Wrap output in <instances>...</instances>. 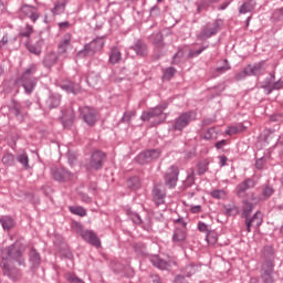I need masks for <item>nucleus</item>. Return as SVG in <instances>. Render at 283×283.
<instances>
[{
  "mask_svg": "<svg viewBox=\"0 0 283 283\" xmlns=\"http://www.w3.org/2000/svg\"><path fill=\"white\" fill-rule=\"evenodd\" d=\"M36 72V65L29 66L23 74L19 77L18 84L24 87L27 94H32L36 87L38 78L32 76Z\"/></svg>",
  "mask_w": 283,
  "mask_h": 283,
  "instance_id": "f257e3e1",
  "label": "nucleus"
},
{
  "mask_svg": "<svg viewBox=\"0 0 283 283\" xmlns=\"http://www.w3.org/2000/svg\"><path fill=\"white\" fill-rule=\"evenodd\" d=\"M224 22L222 19H217L213 22H208L201 30V33L198 35L199 41H207L211 36H216L221 30Z\"/></svg>",
  "mask_w": 283,
  "mask_h": 283,
  "instance_id": "f03ea898",
  "label": "nucleus"
},
{
  "mask_svg": "<svg viewBox=\"0 0 283 283\" xmlns=\"http://www.w3.org/2000/svg\"><path fill=\"white\" fill-rule=\"evenodd\" d=\"M255 187V180L252 178L245 179L243 182L237 186V196L242 200H247L248 198L251 200H255V193L248 192L249 189H253Z\"/></svg>",
  "mask_w": 283,
  "mask_h": 283,
  "instance_id": "7ed1b4c3",
  "label": "nucleus"
},
{
  "mask_svg": "<svg viewBox=\"0 0 283 283\" xmlns=\"http://www.w3.org/2000/svg\"><path fill=\"white\" fill-rule=\"evenodd\" d=\"M2 255L6 260H15V262H19V264H23V251L21 250V243L19 242L6 248L2 251Z\"/></svg>",
  "mask_w": 283,
  "mask_h": 283,
  "instance_id": "20e7f679",
  "label": "nucleus"
},
{
  "mask_svg": "<svg viewBox=\"0 0 283 283\" xmlns=\"http://www.w3.org/2000/svg\"><path fill=\"white\" fill-rule=\"evenodd\" d=\"M193 120H196V112L182 113L174 120L172 129L176 132H182V129L188 127V125L193 123Z\"/></svg>",
  "mask_w": 283,
  "mask_h": 283,
  "instance_id": "39448f33",
  "label": "nucleus"
},
{
  "mask_svg": "<svg viewBox=\"0 0 283 283\" xmlns=\"http://www.w3.org/2000/svg\"><path fill=\"white\" fill-rule=\"evenodd\" d=\"M176 227L172 234V242L175 244H180L187 240V222L182 219L175 220Z\"/></svg>",
  "mask_w": 283,
  "mask_h": 283,
  "instance_id": "423d86ee",
  "label": "nucleus"
},
{
  "mask_svg": "<svg viewBox=\"0 0 283 283\" xmlns=\"http://www.w3.org/2000/svg\"><path fill=\"white\" fill-rule=\"evenodd\" d=\"M105 41L101 38L93 40L91 43L86 44L82 51L78 52V56H94L96 52L103 50Z\"/></svg>",
  "mask_w": 283,
  "mask_h": 283,
  "instance_id": "0eeeda50",
  "label": "nucleus"
},
{
  "mask_svg": "<svg viewBox=\"0 0 283 283\" xmlns=\"http://www.w3.org/2000/svg\"><path fill=\"white\" fill-rule=\"evenodd\" d=\"M80 118L90 127H94L98 120V113L92 107L84 106L80 108Z\"/></svg>",
  "mask_w": 283,
  "mask_h": 283,
  "instance_id": "6e6552de",
  "label": "nucleus"
},
{
  "mask_svg": "<svg viewBox=\"0 0 283 283\" xmlns=\"http://www.w3.org/2000/svg\"><path fill=\"white\" fill-rule=\"evenodd\" d=\"M160 158V150L150 149L140 153L136 160L139 165H147V163H151L153 160H158Z\"/></svg>",
  "mask_w": 283,
  "mask_h": 283,
  "instance_id": "1a4fd4ad",
  "label": "nucleus"
},
{
  "mask_svg": "<svg viewBox=\"0 0 283 283\" xmlns=\"http://www.w3.org/2000/svg\"><path fill=\"white\" fill-rule=\"evenodd\" d=\"M107 155L101 150H96L95 153L92 154L91 161L88 165H86V169H102L103 168V163H105V158Z\"/></svg>",
  "mask_w": 283,
  "mask_h": 283,
  "instance_id": "9d476101",
  "label": "nucleus"
},
{
  "mask_svg": "<svg viewBox=\"0 0 283 283\" xmlns=\"http://www.w3.org/2000/svg\"><path fill=\"white\" fill-rule=\"evenodd\" d=\"M165 198H167V190L163 184H157L153 188V200L156 207L165 205Z\"/></svg>",
  "mask_w": 283,
  "mask_h": 283,
  "instance_id": "9b49d317",
  "label": "nucleus"
},
{
  "mask_svg": "<svg viewBox=\"0 0 283 283\" xmlns=\"http://www.w3.org/2000/svg\"><path fill=\"white\" fill-rule=\"evenodd\" d=\"M180 171L178 170V167L171 166L166 175H165V185L169 187V189H174L176 185H178V175Z\"/></svg>",
  "mask_w": 283,
  "mask_h": 283,
  "instance_id": "f8f14e48",
  "label": "nucleus"
},
{
  "mask_svg": "<svg viewBox=\"0 0 283 283\" xmlns=\"http://www.w3.org/2000/svg\"><path fill=\"white\" fill-rule=\"evenodd\" d=\"M150 262L154 266H156L160 271H169V269H171V266H176V261H174V260L166 261V260H163L158 255H153L150 258Z\"/></svg>",
  "mask_w": 283,
  "mask_h": 283,
  "instance_id": "ddd939ff",
  "label": "nucleus"
},
{
  "mask_svg": "<svg viewBox=\"0 0 283 283\" xmlns=\"http://www.w3.org/2000/svg\"><path fill=\"white\" fill-rule=\"evenodd\" d=\"M78 233L85 242H88V244H92L93 247H101V239H98V235H96L94 231L83 230L80 227Z\"/></svg>",
  "mask_w": 283,
  "mask_h": 283,
  "instance_id": "4468645a",
  "label": "nucleus"
},
{
  "mask_svg": "<svg viewBox=\"0 0 283 283\" xmlns=\"http://www.w3.org/2000/svg\"><path fill=\"white\" fill-rule=\"evenodd\" d=\"M61 120L64 127H72L74 125V120H76V114L74 113V108L72 106L66 107L62 112Z\"/></svg>",
  "mask_w": 283,
  "mask_h": 283,
  "instance_id": "2eb2a0df",
  "label": "nucleus"
},
{
  "mask_svg": "<svg viewBox=\"0 0 283 283\" xmlns=\"http://www.w3.org/2000/svg\"><path fill=\"white\" fill-rule=\"evenodd\" d=\"M9 112L13 114V116H17L18 120L20 122H23L24 118H28V111L24 109L23 112L21 104L15 99H12Z\"/></svg>",
  "mask_w": 283,
  "mask_h": 283,
  "instance_id": "dca6fc26",
  "label": "nucleus"
},
{
  "mask_svg": "<svg viewBox=\"0 0 283 283\" xmlns=\"http://www.w3.org/2000/svg\"><path fill=\"white\" fill-rule=\"evenodd\" d=\"M167 109V106H157L149 111H146L142 114L140 118L144 122L151 120V118H158V116H163V112Z\"/></svg>",
  "mask_w": 283,
  "mask_h": 283,
  "instance_id": "f3484780",
  "label": "nucleus"
},
{
  "mask_svg": "<svg viewBox=\"0 0 283 283\" xmlns=\"http://www.w3.org/2000/svg\"><path fill=\"white\" fill-rule=\"evenodd\" d=\"M44 109H54L61 105V96L59 94L49 95L43 102Z\"/></svg>",
  "mask_w": 283,
  "mask_h": 283,
  "instance_id": "a211bd4d",
  "label": "nucleus"
},
{
  "mask_svg": "<svg viewBox=\"0 0 283 283\" xmlns=\"http://www.w3.org/2000/svg\"><path fill=\"white\" fill-rule=\"evenodd\" d=\"M60 87L64 90V92H67V94H78V92H81V85L70 80L62 81Z\"/></svg>",
  "mask_w": 283,
  "mask_h": 283,
  "instance_id": "6ab92c4d",
  "label": "nucleus"
},
{
  "mask_svg": "<svg viewBox=\"0 0 283 283\" xmlns=\"http://www.w3.org/2000/svg\"><path fill=\"white\" fill-rule=\"evenodd\" d=\"M262 224V212L258 211L251 219L245 218V227L248 233H251V227H260Z\"/></svg>",
  "mask_w": 283,
  "mask_h": 283,
  "instance_id": "aec40b11",
  "label": "nucleus"
},
{
  "mask_svg": "<svg viewBox=\"0 0 283 283\" xmlns=\"http://www.w3.org/2000/svg\"><path fill=\"white\" fill-rule=\"evenodd\" d=\"M72 172L67 171L65 168H60L53 171V178L54 180H57V182H65L67 180H72Z\"/></svg>",
  "mask_w": 283,
  "mask_h": 283,
  "instance_id": "412c9836",
  "label": "nucleus"
},
{
  "mask_svg": "<svg viewBox=\"0 0 283 283\" xmlns=\"http://www.w3.org/2000/svg\"><path fill=\"white\" fill-rule=\"evenodd\" d=\"M43 44H44L43 39L39 38L34 44H32V42L29 41L27 42L25 46H27V50L31 52V54H35V56H39V54H41L43 50Z\"/></svg>",
  "mask_w": 283,
  "mask_h": 283,
  "instance_id": "4be33fe9",
  "label": "nucleus"
},
{
  "mask_svg": "<svg viewBox=\"0 0 283 283\" xmlns=\"http://www.w3.org/2000/svg\"><path fill=\"white\" fill-rule=\"evenodd\" d=\"M264 65H266L264 61L258 62L254 65L249 64L247 67L250 76H260L264 74Z\"/></svg>",
  "mask_w": 283,
  "mask_h": 283,
  "instance_id": "5701e85b",
  "label": "nucleus"
},
{
  "mask_svg": "<svg viewBox=\"0 0 283 283\" xmlns=\"http://www.w3.org/2000/svg\"><path fill=\"white\" fill-rule=\"evenodd\" d=\"M21 12L25 14V17H29L33 23H36L39 19V12H36V8L30 4H24L21 8Z\"/></svg>",
  "mask_w": 283,
  "mask_h": 283,
  "instance_id": "b1692460",
  "label": "nucleus"
},
{
  "mask_svg": "<svg viewBox=\"0 0 283 283\" xmlns=\"http://www.w3.org/2000/svg\"><path fill=\"white\" fill-rule=\"evenodd\" d=\"M258 8V0H247L239 7V14H248Z\"/></svg>",
  "mask_w": 283,
  "mask_h": 283,
  "instance_id": "393cba45",
  "label": "nucleus"
},
{
  "mask_svg": "<svg viewBox=\"0 0 283 283\" xmlns=\"http://www.w3.org/2000/svg\"><path fill=\"white\" fill-rule=\"evenodd\" d=\"M72 45V33H66L62 38L60 44H59V53L60 54H65L67 52V48Z\"/></svg>",
  "mask_w": 283,
  "mask_h": 283,
  "instance_id": "a878e982",
  "label": "nucleus"
},
{
  "mask_svg": "<svg viewBox=\"0 0 283 283\" xmlns=\"http://www.w3.org/2000/svg\"><path fill=\"white\" fill-rule=\"evenodd\" d=\"M55 63H59V54L51 52L44 56L43 64L48 70H50V67H54Z\"/></svg>",
  "mask_w": 283,
  "mask_h": 283,
  "instance_id": "bb28decb",
  "label": "nucleus"
},
{
  "mask_svg": "<svg viewBox=\"0 0 283 283\" xmlns=\"http://www.w3.org/2000/svg\"><path fill=\"white\" fill-rule=\"evenodd\" d=\"M132 50L138 54V56H146L147 54V44L145 42L137 40L135 44L132 46Z\"/></svg>",
  "mask_w": 283,
  "mask_h": 283,
  "instance_id": "cd10ccee",
  "label": "nucleus"
},
{
  "mask_svg": "<svg viewBox=\"0 0 283 283\" xmlns=\"http://www.w3.org/2000/svg\"><path fill=\"white\" fill-rule=\"evenodd\" d=\"M275 271V259L264 260L261 266V273H274Z\"/></svg>",
  "mask_w": 283,
  "mask_h": 283,
  "instance_id": "c85d7f7f",
  "label": "nucleus"
},
{
  "mask_svg": "<svg viewBox=\"0 0 283 283\" xmlns=\"http://www.w3.org/2000/svg\"><path fill=\"white\" fill-rule=\"evenodd\" d=\"M0 223L2 224V228L4 229V231H10L14 229V226L17 224L14 222V219H12V217H9V216L1 217Z\"/></svg>",
  "mask_w": 283,
  "mask_h": 283,
  "instance_id": "c756f323",
  "label": "nucleus"
},
{
  "mask_svg": "<svg viewBox=\"0 0 283 283\" xmlns=\"http://www.w3.org/2000/svg\"><path fill=\"white\" fill-rule=\"evenodd\" d=\"M181 273L184 277H191V275H196V273H198V265L190 263L181 269Z\"/></svg>",
  "mask_w": 283,
  "mask_h": 283,
  "instance_id": "7c9ffc66",
  "label": "nucleus"
},
{
  "mask_svg": "<svg viewBox=\"0 0 283 283\" xmlns=\"http://www.w3.org/2000/svg\"><path fill=\"white\" fill-rule=\"evenodd\" d=\"M29 262L34 268L41 264V254H39L34 248H32L29 252Z\"/></svg>",
  "mask_w": 283,
  "mask_h": 283,
  "instance_id": "2f4dec72",
  "label": "nucleus"
},
{
  "mask_svg": "<svg viewBox=\"0 0 283 283\" xmlns=\"http://www.w3.org/2000/svg\"><path fill=\"white\" fill-rule=\"evenodd\" d=\"M123 59V55L120 54V51L118 48L113 46L109 54V63H113V65H116V63H120Z\"/></svg>",
  "mask_w": 283,
  "mask_h": 283,
  "instance_id": "473e14b6",
  "label": "nucleus"
},
{
  "mask_svg": "<svg viewBox=\"0 0 283 283\" xmlns=\"http://www.w3.org/2000/svg\"><path fill=\"white\" fill-rule=\"evenodd\" d=\"M33 33H34L33 25L27 24L24 28H22L19 33V36H20L22 43L25 38L30 39V36H32Z\"/></svg>",
  "mask_w": 283,
  "mask_h": 283,
  "instance_id": "72a5a7b5",
  "label": "nucleus"
},
{
  "mask_svg": "<svg viewBox=\"0 0 283 283\" xmlns=\"http://www.w3.org/2000/svg\"><path fill=\"white\" fill-rule=\"evenodd\" d=\"M65 6H67V0H57L52 9L54 14H63L65 12Z\"/></svg>",
  "mask_w": 283,
  "mask_h": 283,
  "instance_id": "f704fd0d",
  "label": "nucleus"
},
{
  "mask_svg": "<svg viewBox=\"0 0 283 283\" xmlns=\"http://www.w3.org/2000/svg\"><path fill=\"white\" fill-rule=\"evenodd\" d=\"M245 127L242 124L235 125V126H229L228 129L226 130V134L228 136H233L235 134H240L244 132Z\"/></svg>",
  "mask_w": 283,
  "mask_h": 283,
  "instance_id": "c9c22d12",
  "label": "nucleus"
},
{
  "mask_svg": "<svg viewBox=\"0 0 283 283\" xmlns=\"http://www.w3.org/2000/svg\"><path fill=\"white\" fill-rule=\"evenodd\" d=\"M140 178L139 177H132L127 181V187L129 189H133V191H136L137 189H140Z\"/></svg>",
  "mask_w": 283,
  "mask_h": 283,
  "instance_id": "e433bc0d",
  "label": "nucleus"
},
{
  "mask_svg": "<svg viewBox=\"0 0 283 283\" xmlns=\"http://www.w3.org/2000/svg\"><path fill=\"white\" fill-rule=\"evenodd\" d=\"M263 258H264V260H275V251L273 250V247H271V245L264 247Z\"/></svg>",
  "mask_w": 283,
  "mask_h": 283,
  "instance_id": "4c0bfd02",
  "label": "nucleus"
},
{
  "mask_svg": "<svg viewBox=\"0 0 283 283\" xmlns=\"http://www.w3.org/2000/svg\"><path fill=\"white\" fill-rule=\"evenodd\" d=\"M150 41L156 48H163V33L158 32L153 34Z\"/></svg>",
  "mask_w": 283,
  "mask_h": 283,
  "instance_id": "58836bf2",
  "label": "nucleus"
},
{
  "mask_svg": "<svg viewBox=\"0 0 283 283\" xmlns=\"http://www.w3.org/2000/svg\"><path fill=\"white\" fill-rule=\"evenodd\" d=\"M248 199H243V218H249V213L253 211V203L249 202Z\"/></svg>",
  "mask_w": 283,
  "mask_h": 283,
  "instance_id": "ea45409f",
  "label": "nucleus"
},
{
  "mask_svg": "<svg viewBox=\"0 0 283 283\" xmlns=\"http://www.w3.org/2000/svg\"><path fill=\"white\" fill-rule=\"evenodd\" d=\"M273 193H275V189H273L272 186L265 185L262 187V197L264 198V200L271 198Z\"/></svg>",
  "mask_w": 283,
  "mask_h": 283,
  "instance_id": "a19ab883",
  "label": "nucleus"
},
{
  "mask_svg": "<svg viewBox=\"0 0 283 283\" xmlns=\"http://www.w3.org/2000/svg\"><path fill=\"white\" fill-rule=\"evenodd\" d=\"M2 163L7 167H12L14 165V155L12 153H6L2 157Z\"/></svg>",
  "mask_w": 283,
  "mask_h": 283,
  "instance_id": "79ce46f5",
  "label": "nucleus"
},
{
  "mask_svg": "<svg viewBox=\"0 0 283 283\" xmlns=\"http://www.w3.org/2000/svg\"><path fill=\"white\" fill-rule=\"evenodd\" d=\"M206 240H207L208 244H211L213 247V244L218 243V232L209 231L207 233Z\"/></svg>",
  "mask_w": 283,
  "mask_h": 283,
  "instance_id": "37998d69",
  "label": "nucleus"
},
{
  "mask_svg": "<svg viewBox=\"0 0 283 283\" xmlns=\"http://www.w3.org/2000/svg\"><path fill=\"white\" fill-rule=\"evenodd\" d=\"M182 59H185V51L179 50L172 57V65H180Z\"/></svg>",
  "mask_w": 283,
  "mask_h": 283,
  "instance_id": "c03bdc74",
  "label": "nucleus"
},
{
  "mask_svg": "<svg viewBox=\"0 0 283 283\" xmlns=\"http://www.w3.org/2000/svg\"><path fill=\"white\" fill-rule=\"evenodd\" d=\"M261 280L264 283H274L273 272H261Z\"/></svg>",
  "mask_w": 283,
  "mask_h": 283,
  "instance_id": "a18cd8bd",
  "label": "nucleus"
},
{
  "mask_svg": "<svg viewBox=\"0 0 283 283\" xmlns=\"http://www.w3.org/2000/svg\"><path fill=\"white\" fill-rule=\"evenodd\" d=\"M211 198H214L216 200H224L227 198V191L224 190H213L210 193Z\"/></svg>",
  "mask_w": 283,
  "mask_h": 283,
  "instance_id": "49530a36",
  "label": "nucleus"
},
{
  "mask_svg": "<svg viewBox=\"0 0 283 283\" xmlns=\"http://www.w3.org/2000/svg\"><path fill=\"white\" fill-rule=\"evenodd\" d=\"M175 74H176V70L170 66V67L165 70L163 80L164 81H171V78H174Z\"/></svg>",
  "mask_w": 283,
  "mask_h": 283,
  "instance_id": "de8ad7c7",
  "label": "nucleus"
},
{
  "mask_svg": "<svg viewBox=\"0 0 283 283\" xmlns=\"http://www.w3.org/2000/svg\"><path fill=\"white\" fill-rule=\"evenodd\" d=\"M70 210L75 216H81V218L87 216V210H85L83 207H72Z\"/></svg>",
  "mask_w": 283,
  "mask_h": 283,
  "instance_id": "09e8293b",
  "label": "nucleus"
},
{
  "mask_svg": "<svg viewBox=\"0 0 283 283\" xmlns=\"http://www.w3.org/2000/svg\"><path fill=\"white\" fill-rule=\"evenodd\" d=\"M282 87H283L282 81L274 82L271 86H265L266 94H271L273 90H282Z\"/></svg>",
  "mask_w": 283,
  "mask_h": 283,
  "instance_id": "8fccbe9b",
  "label": "nucleus"
},
{
  "mask_svg": "<svg viewBox=\"0 0 283 283\" xmlns=\"http://www.w3.org/2000/svg\"><path fill=\"white\" fill-rule=\"evenodd\" d=\"M18 163H21L22 167H24V169H28L29 166V159H28V155L25 154H20L17 157Z\"/></svg>",
  "mask_w": 283,
  "mask_h": 283,
  "instance_id": "3c124183",
  "label": "nucleus"
},
{
  "mask_svg": "<svg viewBox=\"0 0 283 283\" xmlns=\"http://www.w3.org/2000/svg\"><path fill=\"white\" fill-rule=\"evenodd\" d=\"M209 161L203 160L198 164V174L199 176H202V174H207V170L209 169Z\"/></svg>",
  "mask_w": 283,
  "mask_h": 283,
  "instance_id": "603ef678",
  "label": "nucleus"
},
{
  "mask_svg": "<svg viewBox=\"0 0 283 283\" xmlns=\"http://www.w3.org/2000/svg\"><path fill=\"white\" fill-rule=\"evenodd\" d=\"M128 218L135 223V224H143V219L140 218V214L136 212H128Z\"/></svg>",
  "mask_w": 283,
  "mask_h": 283,
  "instance_id": "864d4df0",
  "label": "nucleus"
},
{
  "mask_svg": "<svg viewBox=\"0 0 283 283\" xmlns=\"http://www.w3.org/2000/svg\"><path fill=\"white\" fill-rule=\"evenodd\" d=\"M247 76H251V75L249 73V69L245 66L243 71H241L235 75V81H244Z\"/></svg>",
  "mask_w": 283,
  "mask_h": 283,
  "instance_id": "5fc2aeb1",
  "label": "nucleus"
},
{
  "mask_svg": "<svg viewBox=\"0 0 283 283\" xmlns=\"http://www.w3.org/2000/svg\"><path fill=\"white\" fill-rule=\"evenodd\" d=\"M272 19H274V21H283V7L273 12Z\"/></svg>",
  "mask_w": 283,
  "mask_h": 283,
  "instance_id": "6e6d98bb",
  "label": "nucleus"
},
{
  "mask_svg": "<svg viewBox=\"0 0 283 283\" xmlns=\"http://www.w3.org/2000/svg\"><path fill=\"white\" fill-rule=\"evenodd\" d=\"M229 70H231V66L229 65V61L224 60V65L217 67V72L219 74H224V72H229Z\"/></svg>",
  "mask_w": 283,
  "mask_h": 283,
  "instance_id": "4d7b16f0",
  "label": "nucleus"
},
{
  "mask_svg": "<svg viewBox=\"0 0 283 283\" xmlns=\"http://www.w3.org/2000/svg\"><path fill=\"white\" fill-rule=\"evenodd\" d=\"M198 230L201 231V233H209V226H207V223H205L202 221H199Z\"/></svg>",
  "mask_w": 283,
  "mask_h": 283,
  "instance_id": "13d9d810",
  "label": "nucleus"
},
{
  "mask_svg": "<svg viewBox=\"0 0 283 283\" xmlns=\"http://www.w3.org/2000/svg\"><path fill=\"white\" fill-rule=\"evenodd\" d=\"M195 177H193V171L187 177L186 181H185V187H191V185H193L195 182Z\"/></svg>",
  "mask_w": 283,
  "mask_h": 283,
  "instance_id": "bf43d9fd",
  "label": "nucleus"
},
{
  "mask_svg": "<svg viewBox=\"0 0 283 283\" xmlns=\"http://www.w3.org/2000/svg\"><path fill=\"white\" fill-rule=\"evenodd\" d=\"M213 134H216V128H209L205 135L206 140H211V138H213Z\"/></svg>",
  "mask_w": 283,
  "mask_h": 283,
  "instance_id": "052dcab7",
  "label": "nucleus"
},
{
  "mask_svg": "<svg viewBox=\"0 0 283 283\" xmlns=\"http://www.w3.org/2000/svg\"><path fill=\"white\" fill-rule=\"evenodd\" d=\"M207 46H202L201 49H199V50H197V51H190V53H189V56L190 57H193V56H199V54H202V52H205V49H206Z\"/></svg>",
  "mask_w": 283,
  "mask_h": 283,
  "instance_id": "680f3d73",
  "label": "nucleus"
},
{
  "mask_svg": "<svg viewBox=\"0 0 283 283\" xmlns=\"http://www.w3.org/2000/svg\"><path fill=\"white\" fill-rule=\"evenodd\" d=\"M264 165H265L264 158H260L255 163L256 169H264Z\"/></svg>",
  "mask_w": 283,
  "mask_h": 283,
  "instance_id": "e2e57ef3",
  "label": "nucleus"
},
{
  "mask_svg": "<svg viewBox=\"0 0 283 283\" xmlns=\"http://www.w3.org/2000/svg\"><path fill=\"white\" fill-rule=\"evenodd\" d=\"M228 216H238V207H232L227 209Z\"/></svg>",
  "mask_w": 283,
  "mask_h": 283,
  "instance_id": "0e129e2a",
  "label": "nucleus"
},
{
  "mask_svg": "<svg viewBox=\"0 0 283 283\" xmlns=\"http://www.w3.org/2000/svg\"><path fill=\"white\" fill-rule=\"evenodd\" d=\"M8 45V35H3L2 39L0 40V50H3Z\"/></svg>",
  "mask_w": 283,
  "mask_h": 283,
  "instance_id": "69168bd1",
  "label": "nucleus"
},
{
  "mask_svg": "<svg viewBox=\"0 0 283 283\" xmlns=\"http://www.w3.org/2000/svg\"><path fill=\"white\" fill-rule=\"evenodd\" d=\"M57 25H59L60 30H67L71 24L69 21H64V22H60Z\"/></svg>",
  "mask_w": 283,
  "mask_h": 283,
  "instance_id": "338daca9",
  "label": "nucleus"
},
{
  "mask_svg": "<svg viewBox=\"0 0 283 283\" xmlns=\"http://www.w3.org/2000/svg\"><path fill=\"white\" fill-rule=\"evenodd\" d=\"M65 277H66L67 282L74 283L78 276H75L74 274L69 273L65 275Z\"/></svg>",
  "mask_w": 283,
  "mask_h": 283,
  "instance_id": "774afa93",
  "label": "nucleus"
}]
</instances>
